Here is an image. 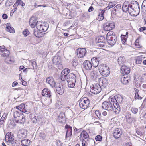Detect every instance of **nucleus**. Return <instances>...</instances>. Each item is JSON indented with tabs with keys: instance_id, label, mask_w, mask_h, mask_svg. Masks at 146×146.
<instances>
[{
	"instance_id": "f257e3e1",
	"label": "nucleus",
	"mask_w": 146,
	"mask_h": 146,
	"mask_svg": "<svg viewBox=\"0 0 146 146\" xmlns=\"http://www.w3.org/2000/svg\"><path fill=\"white\" fill-rule=\"evenodd\" d=\"M106 38L108 44L111 46H113L117 40L115 33L112 31H110L107 33Z\"/></svg>"
},
{
	"instance_id": "f03ea898",
	"label": "nucleus",
	"mask_w": 146,
	"mask_h": 146,
	"mask_svg": "<svg viewBox=\"0 0 146 146\" xmlns=\"http://www.w3.org/2000/svg\"><path fill=\"white\" fill-rule=\"evenodd\" d=\"M13 116L17 123L23 124L25 122V116L21 112L16 111L14 113Z\"/></svg>"
},
{
	"instance_id": "7ed1b4c3",
	"label": "nucleus",
	"mask_w": 146,
	"mask_h": 146,
	"mask_svg": "<svg viewBox=\"0 0 146 146\" xmlns=\"http://www.w3.org/2000/svg\"><path fill=\"white\" fill-rule=\"evenodd\" d=\"M99 70L100 74L103 76L106 77L110 74V71L109 67L105 64L100 65L99 66Z\"/></svg>"
},
{
	"instance_id": "20e7f679",
	"label": "nucleus",
	"mask_w": 146,
	"mask_h": 146,
	"mask_svg": "<svg viewBox=\"0 0 146 146\" xmlns=\"http://www.w3.org/2000/svg\"><path fill=\"white\" fill-rule=\"evenodd\" d=\"M37 25V29L41 31H46L48 28V24L43 21H38Z\"/></svg>"
},
{
	"instance_id": "39448f33",
	"label": "nucleus",
	"mask_w": 146,
	"mask_h": 146,
	"mask_svg": "<svg viewBox=\"0 0 146 146\" xmlns=\"http://www.w3.org/2000/svg\"><path fill=\"white\" fill-rule=\"evenodd\" d=\"M90 103L89 99L87 98H84L80 100L79 105L81 108L86 109L88 107Z\"/></svg>"
},
{
	"instance_id": "423d86ee",
	"label": "nucleus",
	"mask_w": 146,
	"mask_h": 146,
	"mask_svg": "<svg viewBox=\"0 0 146 146\" xmlns=\"http://www.w3.org/2000/svg\"><path fill=\"white\" fill-rule=\"evenodd\" d=\"M115 27V24L113 22L107 21L104 24L103 29L106 31H109L113 29Z\"/></svg>"
},
{
	"instance_id": "0eeeda50",
	"label": "nucleus",
	"mask_w": 146,
	"mask_h": 146,
	"mask_svg": "<svg viewBox=\"0 0 146 146\" xmlns=\"http://www.w3.org/2000/svg\"><path fill=\"white\" fill-rule=\"evenodd\" d=\"M91 92L94 94H96L100 93L101 90L100 86L98 84H94L90 89Z\"/></svg>"
},
{
	"instance_id": "6e6552de",
	"label": "nucleus",
	"mask_w": 146,
	"mask_h": 146,
	"mask_svg": "<svg viewBox=\"0 0 146 146\" xmlns=\"http://www.w3.org/2000/svg\"><path fill=\"white\" fill-rule=\"evenodd\" d=\"M102 108L108 111H111L113 109L112 103H110L108 101L104 102L102 104Z\"/></svg>"
},
{
	"instance_id": "1a4fd4ad",
	"label": "nucleus",
	"mask_w": 146,
	"mask_h": 146,
	"mask_svg": "<svg viewBox=\"0 0 146 146\" xmlns=\"http://www.w3.org/2000/svg\"><path fill=\"white\" fill-rule=\"evenodd\" d=\"M76 53L78 58H82L85 55L86 51L85 48H79L76 50Z\"/></svg>"
},
{
	"instance_id": "9d476101",
	"label": "nucleus",
	"mask_w": 146,
	"mask_h": 146,
	"mask_svg": "<svg viewBox=\"0 0 146 146\" xmlns=\"http://www.w3.org/2000/svg\"><path fill=\"white\" fill-rule=\"evenodd\" d=\"M56 88L57 92L60 95L62 94L64 92V89L63 86L62 84L57 82L54 86Z\"/></svg>"
},
{
	"instance_id": "9b49d317",
	"label": "nucleus",
	"mask_w": 146,
	"mask_h": 146,
	"mask_svg": "<svg viewBox=\"0 0 146 146\" xmlns=\"http://www.w3.org/2000/svg\"><path fill=\"white\" fill-rule=\"evenodd\" d=\"M122 134L121 129L120 128H116L114 131L113 135L115 138L117 139L120 137Z\"/></svg>"
},
{
	"instance_id": "f8f14e48",
	"label": "nucleus",
	"mask_w": 146,
	"mask_h": 146,
	"mask_svg": "<svg viewBox=\"0 0 146 146\" xmlns=\"http://www.w3.org/2000/svg\"><path fill=\"white\" fill-rule=\"evenodd\" d=\"M53 63L56 65H59L60 67V68H62V66H60L61 64H60L61 62V58L60 56H54L52 60Z\"/></svg>"
},
{
	"instance_id": "ddd939ff",
	"label": "nucleus",
	"mask_w": 146,
	"mask_h": 146,
	"mask_svg": "<svg viewBox=\"0 0 146 146\" xmlns=\"http://www.w3.org/2000/svg\"><path fill=\"white\" fill-rule=\"evenodd\" d=\"M130 72V68L127 66L123 65H122L121 68V72L123 76L125 75L128 74Z\"/></svg>"
},
{
	"instance_id": "4468645a",
	"label": "nucleus",
	"mask_w": 146,
	"mask_h": 146,
	"mask_svg": "<svg viewBox=\"0 0 146 146\" xmlns=\"http://www.w3.org/2000/svg\"><path fill=\"white\" fill-rule=\"evenodd\" d=\"M83 68L87 70H90L92 68V64L88 60H85L83 64Z\"/></svg>"
},
{
	"instance_id": "2eb2a0df",
	"label": "nucleus",
	"mask_w": 146,
	"mask_h": 146,
	"mask_svg": "<svg viewBox=\"0 0 146 146\" xmlns=\"http://www.w3.org/2000/svg\"><path fill=\"white\" fill-rule=\"evenodd\" d=\"M5 140L7 141V143L9 145V143L10 141H11L14 139L13 134L11 132L7 133L5 135Z\"/></svg>"
},
{
	"instance_id": "dca6fc26",
	"label": "nucleus",
	"mask_w": 146,
	"mask_h": 146,
	"mask_svg": "<svg viewBox=\"0 0 146 146\" xmlns=\"http://www.w3.org/2000/svg\"><path fill=\"white\" fill-rule=\"evenodd\" d=\"M42 96L50 98L51 96L50 91L47 88H44L42 90Z\"/></svg>"
},
{
	"instance_id": "f3484780",
	"label": "nucleus",
	"mask_w": 146,
	"mask_h": 146,
	"mask_svg": "<svg viewBox=\"0 0 146 146\" xmlns=\"http://www.w3.org/2000/svg\"><path fill=\"white\" fill-rule=\"evenodd\" d=\"M130 3L128 1L125 2L123 5L122 10L123 12H127L129 11L130 8Z\"/></svg>"
},
{
	"instance_id": "a211bd4d",
	"label": "nucleus",
	"mask_w": 146,
	"mask_h": 146,
	"mask_svg": "<svg viewBox=\"0 0 146 146\" xmlns=\"http://www.w3.org/2000/svg\"><path fill=\"white\" fill-rule=\"evenodd\" d=\"M27 135L26 131L24 129H22L19 132L17 137L21 139L25 138Z\"/></svg>"
},
{
	"instance_id": "6ab92c4d",
	"label": "nucleus",
	"mask_w": 146,
	"mask_h": 146,
	"mask_svg": "<svg viewBox=\"0 0 146 146\" xmlns=\"http://www.w3.org/2000/svg\"><path fill=\"white\" fill-rule=\"evenodd\" d=\"M38 22V21H37L35 19L34 17H32L29 21V24L32 28H34L35 26L37 27Z\"/></svg>"
},
{
	"instance_id": "aec40b11",
	"label": "nucleus",
	"mask_w": 146,
	"mask_h": 146,
	"mask_svg": "<svg viewBox=\"0 0 146 146\" xmlns=\"http://www.w3.org/2000/svg\"><path fill=\"white\" fill-rule=\"evenodd\" d=\"M46 82L49 84L52 87H54L56 84L53 78L52 77H48L46 79Z\"/></svg>"
},
{
	"instance_id": "412c9836",
	"label": "nucleus",
	"mask_w": 146,
	"mask_h": 146,
	"mask_svg": "<svg viewBox=\"0 0 146 146\" xmlns=\"http://www.w3.org/2000/svg\"><path fill=\"white\" fill-rule=\"evenodd\" d=\"M99 82L100 84L105 87L108 84V82L105 78L102 77L99 79Z\"/></svg>"
},
{
	"instance_id": "4be33fe9",
	"label": "nucleus",
	"mask_w": 146,
	"mask_h": 146,
	"mask_svg": "<svg viewBox=\"0 0 146 146\" xmlns=\"http://www.w3.org/2000/svg\"><path fill=\"white\" fill-rule=\"evenodd\" d=\"M65 127L66 129H67L66 135V137L71 136L72 134V127L67 124L65 125Z\"/></svg>"
},
{
	"instance_id": "5701e85b",
	"label": "nucleus",
	"mask_w": 146,
	"mask_h": 146,
	"mask_svg": "<svg viewBox=\"0 0 146 146\" xmlns=\"http://www.w3.org/2000/svg\"><path fill=\"white\" fill-rule=\"evenodd\" d=\"M130 81V77L128 76H123L121 78V83L124 84H127Z\"/></svg>"
},
{
	"instance_id": "b1692460",
	"label": "nucleus",
	"mask_w": 146,
	"mask_h": 146,
	"mask_svg": "<svg viewBox=\"0 0 146 146\" xmlns=\"http://www.w3.org/2000/svg\"><path fill=\"white\" fill-rule=\"evenodd\" d=\"M25 105L24 104L22 103L20 105L18 106H16V108L17 109L20 110V112L21 111L23 112L26 113L27 112L25 108Z\"/></svg>"
},
{
	"instance_id": "393cba45",
	"label": "nucleus",
	"mask_w": 146,
	"mask_h": 146,
	"mask_svg": "<svg viewBox=\"0 0 146 146\" xmlns=\"http://www.w3.org/2000/svg\"><path fill=\"white\" fill-rule=\"evenodd\" d=\"M91 62L92 63V66L96 67L98 65L99 60L97 58L94 57L91 59Z\"/></svg>"
},
{
	"instance_id": "a878e982",
	"label": "nucleus",
	"mask_w": 146,
	"mask_h": 146,
	"mask_svg": "<svg viewBox=\"0 0 146 146\" xmlns=\"http://www.w3.org/2000/svg\"><path fill=\"white\" fill-rule=\"evenodd\" d=\"M76 77L75 75L73 73H70L68 75L67 80L76 81Z\"/></svg>"
},
{
	"instance_id": "bb28decb",
	"label": "nucleus",
	"mask_w": 146,
	"mask_h": 146,
	"mask_svg": "<svg viewBox=\"0 0 146 146\" xmlns=\"http://www.w3.org/2000/svg\"><path fill=\"white\" fill-rule=\"evenodd\" d=\"M114 108L113 110L114 112L117 114H119L121 111V108L119 104H115V105L113 106Z\"/></svg>"
},
{
	"instance_id": "cd10ccee",
	"label": "nucleus",
	"mask_w": 146,
	"mask_h": 146,
	"mask_svg": "<svg viewBox=\"0 0 146 146\" xmlns=\"http://www.w3.org/2000/svg\"><path fill=\"white\" fill-rule=\"evenodd\" d=\"M130 7L132 8L139 9V7L137 2L135 1H133L131 2L130 3Z\"/></svg>"
},
{
	"instance_id": "c85d7f7f",
	"label": "nucleus",
	"mask_w": 146,
	"mask_h": 146,
	"mask_svg": "<svg viewBox=\"0 0 146 146\" xmlns=\"http://www.w3.org/2000/svg\"><path fill=\"white\" fill-rule=\"evenodd\" d=\"M116 103L115 104H121L123 101V98L121 95H118L115 96Z\"/></svg>"
},
{
	"instance_id": "c756f323",
	"label": "nucleus",
	"mask_w": 146,
	"mask_h": 146,
	"mask_svg": "<svg viewBox=\"0 0 146 146\" xmlns=\"http://www.w3.org/2000/svg\"><path fill=\"white\" fill-rule=\"evenodd\" d=\"M138 9H135V8H132L130 7L129 13L131 16H136L137 15L136 13L137 11H138Z\"/></svg>"
},
{
	"instance_id": "7c9ffc66",
	"label": "nucleus",
	"mask_w": 146,
	"mask_h": 146,
	"mask_svg": "<svg viewBox=\"0 0 146 146\" xmlns=\"http://www.w3.org/2000/svg\"><path fill=\"white\" fill-rule=\"evenodd\" d=\"M30 141L28 139H25L21 140V144L22 146H28L29 145Z\"/></svg>"
},
{
	"instance_id": "2f4dec72",
	"label": "nucleus",
	"mask_w": 146,
	"mask_h": 146,
	"mask_svg": "<svg viewBox=\"0 0 146 146\" xmlns=\"http://www.w3.org/2000/svg\"><path fill=\"white\" fill-rule=\"evenodd\" d=\"M6 28L7 31L12 33H14L15 32L14 28L10 26V23H8L7 24Z\"/></svg>"
},
{
	"instance_id": "473e14b6",
	"label": "nucleus",
	"mask_w": 146,
	"mask_h": 146,
	"mask_svg": "<svg viewBox=\"0 0 146 146\" xmlns=\"http://www.w3.org/2000/svg\"><path fill=\"white\" fill-rule=\"evenodd\" d=\"M29 117L31 119V121L34 123H36L37 122V117L35 114H31L29 115Z\"/></svg>"
},
{
	"instance_id": "72a5a7b5",
	"label": "nucleus",
	"mask_w": 146,
	"mask_h": 146,
	"mask_svg": "<svg viewBox=\"0 0 146 146\" xmlns=\"http://www.w3.org/2000/svg\"><path fill=\"white\" fill-rule=\"evenodd\" d=\"M117 61L119 64L121 65L125 62V60L124 56H121L118 58Z\"/></svg>"
},
{
	"instance_id": "f704fd0d",
	"label": "nucleus",
	"mask_w": 146,
	"mask_h": 146,
	"mask_svg": "<svg viewBox=\"0 0 146 146\" xmlns=\"http://www.w3.org/2000/svg\"><path fill=\"white\" fill-rule=\"evenodd\" d=\"M109 102L110 103H112V105L113 106L115 105V103H116V97L113 96H110L109 100Z\"/></svg>"
},
{
	"instance_id": "c9c22d12",
	"label": "nucleus",
	"mask_w": 146,
	"mask_h": 146,
	"mask_svg": "<svg viewBox=\"0 0 146 146\" xmlns=\"http://www.w3.org/2000/svg\"><path fill=\"white\" fill-rule=\"evenodd\" d=\"M135 85V86L137 88H139L141 86V80L138 79H135L134 82Z\"/></svg>"
},
{
	"instance_id": "e433bc0d",
	"label": "nucleus",
	"mask_w": 146,
	"mask_h": 146,
	"mask_svg": "<svg viewBox=\"0 0 146 146\" xmlns=\"http://www.w3.org/2000/svg\"><path fill=\"white\" fill-rule=\"evenodd\" d=\"M10 52L7 49H5L3 53L1 54V56L3 57H7L9 55Z\"/></svg>"
},
{
	"instance_id": "4c0bfd02",
	"label": "nucleus",
	"mask_w": 146,
	"mask_h": 146,
	"mask_svg": "<svg viewBox=\"0 0 146 146\" xmlns=\"http://www.w3.org/2000/svg\"><path fill=\"white\" fill-rule=\"evenodd\" d=\"M8 124L9 127L11 128H13L15 125L14 121L13 120H10L8 121Z\"/></svg>"
},
{
	"instance_id": "58836bf2",
	"label": "nucleus",
	"mask_w": 146,
	"mask_h": 146,
	"mask_svg": "<svg viewBox=\"0 0 146 146\" xmlns=\"http://www.w3.org/2000/svg\"><path fill=\"white\" fill-rule=\"evenodd\" d=\"M9 143L11 144L12 146H19V143L17 141L15 140H13L10 141Z\"/></svg>"
},
{
	"instance_id": "ea45409f",
	"label": "nucleus",
	"mask_w": 146,
	"mask_h": 146,
	"mask_svg": "<svg viewBox=\"0 0 146 146\" xmlns=\"http://www.w3.org/2000/svg\"><path fill=\"white\" fill-rule=\"evenodd\" d=\"M84 138V139H88L87 138L89 137V135H88L86 131H83L80 134V136H82Z\"/></svg>"
},
{
	"instance_id": "a19ab883",
	"label": "nucleus",
	"mask_w": 146,
	"mask_h": 146,
	"mask_svg": "<svg viewBox=\"0 0 146 146\" xmlns=\"http://www.w3.org/2000/svg\"><path fill=\"white\" fill-rule=\"evenodd\" d=\"M105 11V10H102L101 12L99 13L97 18L99 21H101L104 19L103 13Z\"/></svg>"
},
{
	"instance_id": "79ce46f5",
	"label": "nucleus",
	"mask_w": 146,
	"mask_h": 146,
	"mask_svg": "<svg viewBox=\"0 0 146 146\" xmlns=\"http://www.w3.org/2000/svg\"><path fill=\"white\" fill-rule=\"evenodd\" d=\"M121 9V5L120 4H119L116 5L113 8V13H115L117 11H119V9Z\"/></svg>"
},
{
	"instance_id": "37998d69",
	"label": "nucleus",
	"mask_w": 146,
	"mask_h": 146,
	"mask_svg": "<svg viewBox=\"0 0 146 146\" xmlns=\"http://www.w3.org/2000/svg\"><path fill=\"white\" fill-rule=\"evenodd\" d=\"M68 83V86L69 87L73 88L75 85L76 81H72L67 80Z\"/></svg>"
},
{
	"instance_id": "c03bdc74",
	"label": "nucleus",
	"mask_w": 146,
	"mask_h": 146,
	"mask_svg": "<svg viewBox=\"0 0 146 146\" xmlns=\"http://www.w3.org/2000/svg\"><path fill=\"white\" fill-rule=\"evenodd\" d=\"M98 39L97 42H105V38L102 36H98L97 38H96V40Z\"/></svg>"
},
{
	"instance_id": "a18cd8bd",
	"label": "nucleus",
	"mask_w": 146,
	"mask_h": 146,
	"mask_svg": "<svg viewBox=\"0 0 146 146\" xmlns=\"http://www.w3.org/2000/svg\"><path fill=\"white\" fill-rule=\"evenodd\" d=\"M63 106L62 103L60 100H58L56 104V108L60 109Z\"/></svg>"
},
{
	"instance_id": "49530a36",
	"label": "nucleus",
	"mask_w": 146,
	"mask_h": 146,
	"mask_svg": "<svg viewBox=\"0 0 146 146\" xmlns=\"http://www.w3.org/2000/svg\"><path fill=\"white\" fill-rule=\"evenodd\" d=\"M115 5V4L114 2H110L109 3L108 6L106 7L104 9L106 10H108L110 8L113 7Z\"/></svg>"
},
{
	"instance_id": "de8ad7c7",
	"label": "nucleus",
	"mask_w": 146,
	"mask_h": 146,
	"mask_svg": "<svg viewBox=\"0 0 146 146\" xmlns=\"http://www.w3.org/2000/svg\"><path fill=\"white\" fill-rule=\"evenodd\" d=\"M78 63V60L76 59H73L72 62L71 63L72 66L73 67L74 69L76 68V66H77Z\"/></svg>"
},
{
	"instance_id": "09e8293b",
	"label": "nucleus",
	"mask_w": 146,
	"mask_h": 146,
	"mask_svg": "<svg viewBox=\"0 0 146 146\" xmlns=\"http://www.w3.org/2000/svg\"><path fill=\"white\" fill-rule=\"evenodd\" d=\"M33 34L34 36L37 37H40L41 36L40 34L41 33L39 32H38L37 30H34L33 31Z\"/></svg>"
},
{
	"instance_id": "8fccbe9b",
	"label": "nucleus",
	"mask_w": 146,
	"mask_h": 146,
	"mask_svg": "<svg viewBox=\"0 0 146 146\" xmlns=\"http://www.w3.org/2000/svg\"><path fill=\"white\" fill-rule=\"evenodd\" d=\"M89 141L88 139H83L82 141V146H87Z\"/></svg>"
},
{
	"instance_id": "3c124183",
	"label": "nucleus",
	"mask_w": 146,
	"mask_h": 146,
	"mask_svg": "<svg viewBox=\"0 0 146 146\" xmlns=\"http://www.w3.org/2000/svg\"><path fill=\"white\" fill-rule=\"evenodd\" d=\"M16 2L18 5H21L22 7H23L25 5V4L21 0H17Z\"/></svg>"
},
{
	"instance_id": "603ef678",
	"label": "nucleus",
	"mask_w": 146,
	"mask_h": 146,
	"mask_svg": "<svg viewBox=\"0 0 146 146\" xmlns=\"http://www.w3.org/2000/svg\"><path fill=\"white\" fill-rule=\"evenodd\" d=\"M31 64L33 66V69H36L37 68V66L36 61L33 60L31 63Z\"/></svg>"
},
{
	"instance_id": "864d4df0",
	"label": "nucleus",
	"mask_w": 146,
	"mask_h": 146,
	"mask_svg": "<svg viewBox=\"0 0 146 146\" xmlns=\"http://www.w3.org/2000/svg\"><path fill=\"white\" fill-rule=\"evenodd\" d=\"M39 136L40 137V139H44L46 137L45 133L43 132H41L40 133Z\"/></svg>"
},
{
	"instance_id": "5fc2aeb1",
	"label": "nucleus",
	"mask_w": 146,
	"mask_h": 146,
	"mask_svg": "<svg viewBox=\"0 0 146 146\" xmlns=\"http://www.w3.org/2000/svg\"><path fill=\"white\" fill-rule=\"evenodd\" d=\"M138 93L140 95V96H141L142 97V98L145 95V93L144 91L143 90H139V92H138Z\"/></svg>"
},
{
	"instance_id": "6e6d98bb",
	"label": "nucleus",
	"mask_w": 146,
	"mask_h": 146,
	"mask_svg": "<svg viewBox=\"0 0 146 146\" xmlns=\"http://www.w3.org/2000/svg\"><path fill=\"white\" fill-rule=\"evenodd\" d=\"M64 117H65L64 113L63 112L60 113L59 116L58 118V120L60 121L61 120L63 119Z\"/></svg>"
},
{
	"instance_id": "4d7b16f0",
	"label": "nucleus",
	"mask_w": 146,
	"mask_h": 146,
	"mask_svg": "<svg viewBox=\"0 0 146 146\" xmlns=\"http://www.w3.org/2000/svg\"><path fill=\"white\" fill-rule=\"evenodd\" d=\"M105 42H97V46L101 47H103L105 46Z\"/></svg>"
},
{
	"instance_id": "13d9d810",
	"label": "nucleus",
	"mask_w": 146,
	"mask_h": 146,
	"mask_svg": "<svg viewBox=\"0 0 146 146\" xmlns=\"http://www.w3.org/2000/svg\"><path fill=\"white\" fill-rule=\"evenodd\" d=\"M95 113L98 118H101L102 116L101 114L98 110H96L95 111Z\"/></svg>"
},
{
	"instance_id": "bf43d9fd",
	"label": "nucleus",
	"mask_w": 146,
	"mask_h": 146,
	"mask_svg": "<svg viewBox=\"0 0 146 146\" xmlns=\"http://www.w3.org/2000/svg\"><path fill=\"white\" fill-rule=\"evenodd\" d=\"M139 94L138 93H137L135 95V99H137L138 100H141L142 99V97L140 96Z\"/></svg>"
},
{
	"instance_id": "052dcab7",
	"label": "nucleus",
	"mask_w": 146,
	"mask_h": 146,
	"mask_svg": "<svg viewBox=\"0 0 146 146\" xmlns=\"http://www.w3.org/2000/svg\"><path fill=\"white\" fill-rule=\"evenodd\" d=\"M138 110L137 108H132L131 109L132 112L134 114H136L137 113Z\"/></svg>"
},
{
	"instance_id": "680f3d73",
	"label": "nucleus",
	"mask_w": 146,
	"mask_h": 146,
	"mask_svg": "<svg viewBox=\"0 0 146 146\" xmlns=\"http://www.w3.org/2000/svg\"><path fill=\"white\" fill-rule=\"evenodd\" d=\"M23 33L25 36H26L29 34V32L27 29H26L23 31Z\"/></svg>"
},
{
	"instance_id": "e2e57ef3",
	"label": "nucleus",
	"mask_w": 146,
	"mask_h": 146,
	"mask_svg": "<svg viewBox=\"0 0 146 146\" xmlns=\"http://www.w3.org/2000/svg\"><path fill=\"white\" fill-rule=\"evenodd\" d=\"M95 139L97 141H100L102 139V137L100 135H98L96 137Z\"/></svg>"
},
{
	"instance_id": "0e129e2a",
	"label": "nucleus",
	"mask_w": 146,
	"mask_h": 146,
	"mask_svg": "<svg viewBox=\"0 0 146 146\" xmlns=\"http://www.w3.org/2000/svg\"><path fill=\"white\" fill-rule=\"evenodd\" d=\"M142 8L146 9V0H144L142 5Z\"/></svg>"
},
{
	"instance_id": "69168bd1",
	"label": "nucleus",
	"mask_w": 146,
	"mask_h": 146,
	"mask_svg": "<svg viewBox=\"0 0 146 146\" xmlns=\"http://www.w3.org/2000/svg\"><path fill=\"white\" fill-rule=\"evenodd\" d=\"M142 62V58H138L136 59V63L137 64H141Z\"/></svg>"
},
{
	"instance_id": "338daca9",
	"label": "nucleus",
	"mask_w": 146,
	"mask_h": 146,
	"mask_svg": "<svg viewBox=\"0 0 146 146\" xmlns=\"http://www.w3.org/2000/svg\"><path fill=\"white\" fill-rule=\"evenodd\" d=\"M68 75L66 74L64 76H61V79L62 81H64L66 79H67Z\"/></svg>"
},
{
	"instance_id": "774afa93",
	"label": "nucleus",
	"mask_w": 146,
	"mask_h": 146,
	"mask_svg": "<svg viewBox=\"0 0 146 146\" xmlns=\"http://www.w3.org/2000/svg\"><path fill=\"white\" fill-rule=\"evenodd\" d=\"M131 117V115L129 112H128L126 115L125 117L127 119H130Z\"/></svg>"
}]
</instances>
